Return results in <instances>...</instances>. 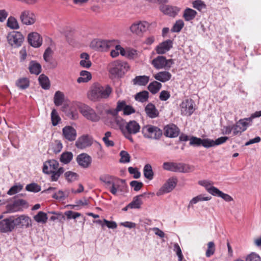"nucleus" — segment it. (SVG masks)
Returning a JSON list of instances; mask_svg holds the SVG:
<instances>
[{"label": "nucleus", "mask_w": 261, "mask_h": 261, "mask_svg": "<svg viewBox=\"0 0 261 261\" xmlns=\"http://www.w3.org/2000/svg\"><path fill=\"white\" fill-rule=\"evenodd\" d=\"M114 184L110 187V191L113 195H116L118 190L122 191V187L125 186V180L115 178Z\"/></svg>", "instance_id": "obj_23"}, {"label": "nucleus", "mask_w": 261, "mask_h": 261, "mask_svg": "<svg viewBox=\"0 0 261 261\" xmlns=\"http://www.w3.org/2000/svg\"><path fill=\"white\" fill-rule=\"evenodd\" d=\"M20 20L23 24L30 25L35 22L36 17L32 11L25 10L21 12L20 15Z\"/></svg>", "instance_id": "obj_12"}, {"label": "nucleus", "mask_w": 261, "mask_h": 261, "mask_svg": "<svg viewBox=\"0 0 261 261\" xmlns=\"http://www.w3.org/2000/svg\"><path fill=\"white\" fill-rule=\"evenodd\" d=\"M62 135L65 139L68 141H73L76 137V131L71 126H66L62 129Z\"/></svg>", "instance_id": "obj_17"}, {"label": "nucleus", "mask_w": 261, "mask_h": 261, "mask_svg": "<svg viewBox=\"0 0 261 261\" xmlns=\"http://www.w3.org/2000/svg\"><path fill=\"white\" fill-rule=\"evenodd\" d=\"M34 219L38 223H45L48 218L46 213L40 211L34 217Z\"/></svg>", "instance_id": "obj_42"}, {"label": "nucleus", "mask_w": 261, "mask_h": 261, "mask_svg": "<svg viewBox=\"0 0 261 261\" xmlns=\"http://www.w3.org/2000/svg\"><path fill=\"white\" fill-rule=\"evenodd\" d=\"M215 251V246L213 242H210L207 244V249L206 251V256L207 257H210L213 255Z\"/></svg>", "instance_id": "obj_55"}, {"label": "nucleus", "mask_w": 261, "mask_h": 261, "mask_svg": "<svg viewBox=\"0 0 261 261\" xmlns=\"http://www.w3.org/2000/svg\"><path fill=\"white\" fill-rule=\"evenodd\" d=\"M100 180L105 184L107 186H112L114 184L115 177L109 175H103L99 177Z\"/></svg>", "instance_id": "obj_44"}, {"label": "nucleus", "mask_w": 261, "mask_h": 261, "mask_svg": "<svg viewBox=\"0 0 261 261\" xmlns=\"http://www.w3.org/2000/svg\"><path fill=\"white\" fill-rule=\"evenodd\" d=\"M211 199V197H204L203 195L200 194L197 195V196L193 198L190 201L189 205L188 206V208H190V207H193V205L194 204H196L199 201H208Z\"/></svg>", "instance_id": "obj_35"}, {"label": "nucleus", "mask_w": 261, "mask_h": 261, "mask_svg": "<svg viewBox=\"0 0 261 261\" xmlns=\"http://www.w3.org/2000/svg\"><path fill=\"white\" fill-rule=\"evenodd\" d=\"M143 172L144 175L146 178L149 180L153 178V172L150 165L146 164L145 165L143 169Z\"/></svg>", "instance_id": "obj_43"}, {"label": "nucleus", "mask_w": 261, "mask_h": 261, "mask_svg": "<svg viewBox=\"0 0 261 261\" xmlns=\"http://www.w3.org/2000/svg\"><path fill=\"white\" fill-rule=\"evenodd\" d=\"M154 79L162 83L169 81L172 77L171 74L167 71H160L153 75Z\"/></svg>", "instance_id": "obj_27"}, {"label": "nucleus", "mask_w": 261, "mask_h": 261, "mask_svg": "<svg viewBox=\"0 0 261 261\" xmlns=\"http://www.w3.org/2000/svg\"><path fill=\"white\" fill-rule=\"evenodd\" d=\"M64 100V94L63 93L59 91H57L54 95V103L56 106H61Z\"/></svg>", "instance_id": "obj_45"}, {"label": "nucleus", "mask_w": 261, "mask_h": 261, "mask_svg": "<svg viewBox=\"0 0 261 261\" xmlns=\"http://www.w3.org/2000/svg\"><path fill=\"white\" fill-rule=\"evenodd\" d=\"M149 27V24L146 21H138L132 24L129 29L133 33L140 35L146 32Z\"/></svg>", "instance_id": "obj_15"}, {"label": "nucleus", "mask_w": 261, "mask_h": 261, "mask_svg": "<svg viewBox=\"0 0 261 261\" xmlns=\"http://www.w3.org/2000/svg\"><path fill=\"white\" fill-rule=\"evenodd\" d=\"M142 134L145 138L159 140L163 135V131L158 126L147 124L141 129Z\"/></svg>", "instance_id": "obj_4"}, {"label": "nucleus", "mask_w": 261, "mask_h": 261, "mask_svg": "<svg viewBox=\"0 0 261 261\" xmlns=\"http://www.w3.org/2000/svg\"><path fill=\"white\" fill-rule=\"evenodd\" d=\"M141 129V126L136 120H132L127 122L124 130L122 133L124 137L128 139L130 142L134 143V140L132 135H136L139 133Z\"/></svg>", "instance_id": "obj_5"}, {"label": "nucleus", "mask_w": 261, "mask_h": 261, "mask_svg": "<svg viewBox=\"0 0 261 261\" xmlns=\"http://www.w3.org/2000/svg\"><path fill=\"white\" fill-rule=\"evenodd\" d=\"M192 5L194 8L196 9L199 11L201 10L203 8L205 7V5L201 0H196L193 1Z\"/></svg>", "instance_id": "obj_61"}, {"label": "nucleus", "mask_w": 261, "mask_h": 261, "mask_svg": "<svg viewBox=\"0 0 261 261\" xmlns=\"http://www.w3.org/2000/svg\"><path fill=\"white\" fill-rule=\"evenodd\" d=\"M145 194L144 193L143 194L137 195L134 197L133 201L129 203V206H130V208H139L142 203L141 198Z\"/></svg>", "instance_id": "obj_33"}, {"label": "nucleus", "mask_w": 261, "mask_h": 261, "mask_svg": "<svg viewBox=\"0 0 261 261\" xmlns=\"http://www.w3.org/2000/svg\"><path fill=\"white\" fill-rule=\"evenodd\" d=\"M7 40L11 45L18 47L23 42L24 37L20 32L12 31L8 34Z\"/></svg>", "instance_id": "obj_9"}, {"label": "nucleus", "mask_w": 261, "mask_h": 261, "mask_svg": "<svg viewBox=\"0 0 261 261\" xmlns=\"http://www.w3.org/2000/svg\"><path fill=\"white\" fill-rule=\"evenodd\" d=\"M91 145V142L87 135L79 138L75 142V146L80 149H84Z\"/></svg>", "instance_id": "obj_26"}, {"label": "nucleus", "mask_w": 261, "mask_h": 261, "mask_svg": "<svg viewBox=\"0 0 261 261\" xmlns=\"http://www.w3.org/2000/svg\"><path fill=\"white\" fill-rule=\"evenodd\" d=\"M29 69L32 74H39L41 71V66L35 61H32L29 64Z\"/></svg>", "instance_id": "obj_31"}, {"label": "nucleus", "mask_w": 261, "mask_h": 261, "mask_svg": "<svg viewBox=\"0 0 261 261\" xmlns=\"http://www.w3.org/2000/svg\"><path fill=\"white\" fill-rule=\"evenodd\" d=\"M198 183L200 185L204 187L205 188L206 191L211 194H212V193L210 192L212 188H216V187H213V186L210 187V186L212 185V183L211 181H208V180H201V181H199L198 182Z\"/></svg>", "instance_id": "obj_57"}, {"label": "nucleus", "mask_w": 261, "mask_h": 261, "mask_svg": "<svg viewBox=\"0 0 261 261\" xmlns=\"http://www.w3.org/2000/svg\"><path fill=\"white\" fill-rule=\"evenodd\" d=\"M59 166L58 162L55 160H49L43 164V172L46 174H51L50 178L52 181H57L64 172V168H59Z\"/></svg>", "instance_id": "obj_2"}, {"label": "nucleus", "mask_w": 261, "mask_h": 261, "mask_svg": "<svg viewBox=\"0 0 261 261\" xmlns=\"http://www.w3.org/2000/svg\"><path fill=\"white\" fill-rule=\"evenodd\" d=\"M25 189L28 191L33 192H38L41 190V187L36 183H31L27 185Z\"/></svg>", "instance_id": "obj_53"}, {"label": "nucleus", "mask_w": 261, "mask_h": 261, "mask_svg": "<svg viewBox=\"0 0 261 261\" xmlns=\"http://www.w3.org/2000/svg\"><path fill=\"white\" fill-rule=\"evenodd\" d=\"M161 87L162 84L154 81L149 84L148 89L152 94H155L159 91Z\"/></svg>", "instance_id": "obj_38"}, {"label": "nucleus", "mask_w": 261, "mask_h": 261, "mask_svg": "<svg viewBox=\"0 0 261 261\" xmlns=\"http://www.w3.org/2000/svg\"><path fill=\"white\" fill-rule=\"evenodd\" d=\"M51 147L55 153H58L61 151L63 148L62 143L60 140H55L54 142L51 144Z\"/></svg>", "instance_id": "obj_46"}, {"label": "nucleus", "mask_w": 261, "mask_h": 261, "mask_svg": "<svg viewBox=\"0 0 261 261\" xmlns=\"http://www.w3.org/2000/svg\"><path fill=\"white\" fill-rule=\"evenodd\" d=\"M112 88L109 85L103 87L98 83L93 84L87 93L89 99L93 101H98L109 97L112 93Z\"/></svg>", "instance_id": "obj_1"}, {"label": "nucleus", "mask_w": 261, "mask_h": 261, "mask_svg": "<svg viewBox=\"0 0 261 261\" xmlns=\"http://www.w3.org/2000/svg\"><path fill=\"white\" fill-rule=\"evenodd\" d=\"M120 159L119 162L122 163H126L130 162V156L129 153L124 150H122L120 152Z\"/></svg>", "instance_id": "obj_50"}, {"label": "nucleus", "mask_w": 261, "mask_h": 261, "mask_svg": "<svg viewBox=\"0 0 261 261\" xmlns=\"http://www.w3.org/2000/svg\"><path fill=\"white\" fill-rule=\"evenodd\" d=\"M164 135L169 138H175L179 134V129L174 124H168L164 127Z\"/></svg>", "instance_id": "obj_19"}, {"label": "nucleus", "mask_w": 261, "mask_h": 261, "mask_svg": "<svg viewBox=\"0 0 261 261\" xmlns=\"http://www.w3.org/2000/svg\"><path fill=\"white\" fill-rule=\"evenodd\" d=\"M149 97V93L147 91L139 92L135 95V99L141 102L146 101Z\"/></svg>", "instance_id": "obj_41"}, {"label": "nucleus", "mask_w": 261, "mask_h": 261, "mask_svg": "<svg viewBox=\"0 0 261 261\" xmlns=\"http://www.w3.org/2000/svg\"><path fill=\"white\" fill-rule=\"evenodd\" d=\"M202 139L196 137H192L190 139V145L194 146H200L201 145Z\"/></svg>", "instance_id": "obj_60"}, {"label": "nucleus", "mask_w": 261, "mask_h": 261, "mask_svg": "<svg viewBox=\"0 0 261 261\" xmlns=\"http://www.w3.org/2000/svg\"><path fill=\"white\" fill-rule=\"evenodd\" d=\"M114 121L117 124V125L119 126L122 133H123L127 122H126L124 119H123L122 118H121L120 116L115 117V118L114 119Z\"/></svg>", "instance_id": "obj_48"}, {"label": "nucleus", "mask_w": 261, "mask_h": 261, "mask_svg": "<svg viewBox=\"0 0 261 261\" xmlns=\"http://www.w3.org/2000/svg\"><path fill=\"white\" fill-rule=\"evenodd\" d=\"M7 25L12 30H17L19 28V25L17 19L13 16H10L8 18Z\"/></svg>", "instance_id": "obj_40"}, {"label": "nucleus", "mask_w": 261, "mask_h": 261, "mask_svg": "<svg viewBox=\"0 0 261 261\" xmlns=\"http://www.w3.org/2000/svg\"><path fill=\"white\" fill-rule=\"evenodd\" d=\"M194 102L191 99H187L183 101L180 105L181 114L191 116L195 111Z\"/></svg>", "instance_id": "obj_14"}, {"label": "nucleus", "mask_w": 261, "mask_h": 261, "mask_svg": "<svg viewBox=\"0 0 261 261\" xmlns=\"http://www.w3.org/2000/svg\"><path fill=\"white\" fill-rule=\"evenodd\" d=\"M81 60L80 62V65L86 68H89L91 66L92 63L90 60V56L86 53H83L80 55Z\"/></svg>", "instance_id": "obj_30"}, {"label": "nucleus", "mask_w": 261, "mask_h": 261, "mask_svg": "<svg viewBox=\"0 0 261 261\" xmlns=\"http://www.w3.org/2000/svg\"><path fill=\"white\" fill-rule=\"evenodd\" d=\"M53 51L50 47H47L43 54V59L45 62H48L50 60V58L52 56Z\"/></svg>", "instance_id": "obj_59"}, {"label": "nucleus", "mask_w": 261, "mask_h": 261, "mask_svg": "<svg viewBox=\"0 0 261 261\" xmlns=\"http://www.w3.org/2000/svg\"><path fill=\"white\" fill-rule=\"evenodd\" d=\"M129 66L126 62L117 61L110 65L109 73L112 78L121 77L129 70Z\"/></svg>", "instance_id": "obj_3"}, {"label": "nucleus", "mask_w": 261, "mask_h": 261, "mask_svg": "<svg viewBox=\"0 0 261 261\" xmlns=\"http://www.w3.org/2000/svg\"><path fill=\"white\" fill-rule=\"evenodd\" d=\"M114 45V40L94 39L90 43V47L96 50L104 51Z\"/></svg>", "instance_id": "obj_8"}, {"label": "nucleus", "mask_w": 261, "mask_h": 261, "mask_svg": "<svg viewBox=\"0 0 261 261\" xmlns=\"http://www.w3.org/2000/svg\"><path fill=\"white\" fill-rule=\"evenodd\" d=\"M38 81L43 89L47 90L50 88V84L49 79L44 74H42L39 76Z\"/></svg>", "instance_id": "obj_36"}, {"label": "nucleus", "mask_w": 261, "mask_h": 261, "mask_svg": "<svg viewBox=\"0 0 261 261\" xmlns=\"http://www.w3.org/2000/svg\"><path fill=\"white\" fill-rule=\"evenodd\" d=\"M130 186L131 187L134 188V191H139L143 186L142 182H140L137 180H133L130 182Z\"/></svg>", "instance_id": "obj_63"}, {"label": "nucleus", "mask_w": 261, "mask_h": 261, "mask_svg": "<svg viewBox=\"0 0 261 261\" xmlns=\"http://www.w3.org/2000/svg\"><path fill=\"white\" fill-rule=\"evenodd\" d=\"M173 47V41L168 39L160 43L155 48L158 54H164L168 51Z\"/></svg>", "instance_id": "obj_18"}, {"label": "nucleus", "mask_w": 261, "mask_h": 261, "mask_svg": "<svg viewBox=\"0 0 261 261\" xmlns=\"http://www.w3.org/2000/svg\"><path fill=\"white\" fill-rule=\"evenodd\" d=\"M195 167L193 165L182 163H176L174 172L189 173L194 171Z\"/></svg>", "instance_id": "obj_22"}, {"label": "nucleus", "mask_w": 261, "mask_h": 261, "mask_svg": "<svg viewBox=\"0 0 261 261\" xmlns=\"http://www.w3.org/2000/svg\"><path fill=\"white\" fill-rule=\"evenodd\" d=\"M146 115L150 118H155L159 115V112L155 106L152 103H149L145 107Z\"/></svg>", "instance_id": "obj_25"}, {"label": "nucleus", "mask_w": 261, "mask_h": 261, "mask_svg": "<svg viewBox=\"0 0 261 261\" xmlns=\"http://www.w3.org/2000/svg\"><path fill=\"white\" fill-rule=\"evenodd\" d=\"M29 44L34 47H38L42 44V40L40 35L36 32H33L29 34L28 37Z\"/></svg>", "instance_id": "obj_20"}, {"label": "nucleus", "mask_w": 261, "mask_h": 261, "mask_svg": "<svg viewBox=\"0 0 261 261\" xmlns=\"http://www.w3.org/2000/svg\"><path fill=\"white\" fill-rule=\"evenodd\" d=\"M14 224L15 226H20L27 228L31 225V219L28 216L22 215L14 219Z\"/></svg>", "instance_id": "obj_24"}, {"label": "nucleus", "mask_w": 261, "mask_h": 261, "mask_svg": "<svg viewBox=\"0 0 261 261\" xmlns=\"http://www.w3.org/2000/svg\"><path fill=\"white\" fill-rule=\"evenodd\" d=\"M28 207L27 202L23 199L15 200L13 203L9 204L6 206L7 212L9 213L21 212L23 211V207Z\"/></svg>", "instance_id": "obj_11"}, {"label": "nucleus", "mask_w": 261, "mask_h": 261, "mask_svg": "<svg viewBox=\"0 0 261 261\" xmlns=\"http://www.w3.org/2000/svg\"><path fill=\"white\" fill-rule=\"evenodd\" d=\"M160 10L164 14L171 16H175L179 11V9L178 7L167 5H161L160 6Z\"/></svg>", "instance_id": "obj_21"}, {"label": "nucleus", "mask_w": 261, "mask_h": 261, "mask_svg": "<svg viewBox=\"0 0 261 261\" xmlns=\"http://www.w3.org/2000/svg\"><path fill=\"white\" fill-rule=\"evenodd\" d=\"M76 161L78 165L81 167L88 168L91 164L92 158L87 153H83L77 156Z\"/></svg>", "instance_id": "obj_16"}, {"label": "nucleus", "mask_w": 261, "mask_h": 261, "mask_svg": "<svg viewBox=\"0 0 261 261\" xmlns=\"http://www.w3.org/2000/svg\"><path fill=\"white\" fill-rule=\"evenodd\" d=\"M80 76H81L77 79V82L78 83L88 82L92 78L90 72L86 70L81 71L80 72Z\"/></svg>", "instance_id": "obj_34"}, {"label": "nucleus", "mask_w": 261, "mask_h": 261, "mask_svg": "<svg viewBox=\"0 0 261 261\" xmlns=\"http://www.w3.org/2000/svg\"><path fill=\"white\" fill-rule=\"evenodd\" d=\"M197 12L191 8H187L184 11L182 17L186 21H190L193 20L196 15Z\"/></svg>", "instance_id": "obj_29"}, {"label": "nucleus", "mask_w": 261, "mask_h": 261, "mask_svg": "<svg viewBox=\"0 0 261 261\" xmlns=\"http://www.w3.org/2000/svg\"><path fill=\"white\" fill-rule=\"evenodd\" d=\"M245 261H261V258L258 255L252 252L246 257Z\"/></svg>", "instance_id": "obj_64"}, {"label": "nucleus", "mask_w": 261, "mask_h": 261, "mask_svg": "<svg viewBox=\"0 0 261 261\" xmlns=\"http://www.w3.org/2000/svg\"><path fill=\"white\" fill-rule=\"evenodd\" d=\"M176 162H166L163 164V168L165 170L174 172Z\"/></svg>", "instance_id": "obj_54"}, {"label": "nucleus", "mask_w": 261, "mask_h": 261, "mask_svg": "<svg viewBox=\"0 0 261 261\" xmlns=\"http://www.w3.org/2000/svg\"><path fill=\"white\" fill-rule=\"evenodd\" d=\"M15 85L19 89L24 90L30 86V80L27 77H21L16 81Z\"/></svg>", "instance_id": "obj_32"}, {"label": "nucleus", "mask_w": 261, "mask_h": 261, "mask_svg": "<svg viewBox=\"0 0 261 261\" xmlns=\"http://www.w3.org/2000/svg\"><path fill=\"white\" fill-rule=\"evenodd\" d=\"M126 103L124 100H119L117 103V107L115 109V114L118 113L119 112L124 111L125 107L126 106Z\"/></svg>", "instance_id": "obj_62"}, {"label": "nucleus", "mask_w": 261, "mask_h": 261, "mask_svg": "<svg viewBox=\"0 0 261 261\" xmlns=\"http://www.w3.org/2000/svg\"><path fill=\"white\" fill-rule=\"evenodd\" d=\"M23 186L21 184L15 185L12 186L7 192L9 195H13L19 192L22 189Z\"/></svg>", "instance_id": "obj_52"}, {"label": "nucleus", "mask_w": 261, "mask_h": 261, "mask_svg": "<svg viewBox=\"0 0 261 261\" xmlns=\"http://www.w3.org/2000/svg\"><path fill=\"white\" fill-rule=\"evenodd\" d=\"M15 228L13 216L3 219L0 221V232L7 233L13 231Z\"/></svg>", "instance_id": "obj_13"}, {"label": "nucleus", "mask_w": 261, "mask_h": 261, "mask_svg": "<svg viewBox=\"0 0 261 261\" xmlns=\"http://www.w3.org/2000/svg\"><path fill=\"white\" fill-rule=\"evenodd\" d=\"M79 111L84 117L92 122H98L100 119L99 115L87 105L83 104L81 105L79 107Z\"/></svg>", "instance_id": "obj_6"}, {"label": "nucleus", "mask_w": 261, "mask_h": 261, "mask_svg": "<svg viewBox=\"0 0 261 261\" xmlns=\"http://www.w3.org/2000/svg\"><path fill=\"white\" fill-rule=\"evenodd\" d=\"M149 80V76L146 75L137 76L133 80V83L134 85L145 86L148 83Z\"/></svg>", "instance_id": "obj_37"}, {"label": "nucleus", "mask_w": 261, "mask_h": 261, "mask_svg": "<svg viewBox=\"0 0 261 261\" xmlns=\"http://www.w3.org/2000/svg\"><path fill=\"white\" fill-rule=\"evenodd\" d=\"M66 179L69 182H72L78 179L79 175L72 171H67L64 174Z\"/></svg>", "instance_id": "obj_47"}, {"label": "nucleus", "mask_w": 261, "mask_h": 261, "mask_svg": "<svg viewBox=\"0 0 261 261\" xmlns=\"http://www.w3.org/2000/svg\"><path fill=\"white\" fill-rule=\"evenodd\" d=\"M151 64L156 69H169L174 64V62L172 59H166L165 57L159 56L152 60Z\"/></svg>", "instance_id": "obj_7"}, {"label": "nucleus", "mask_w": 261, "mask_h": 261, "mask_svg": "<svg viewBox=\"0 0 261 261\" xmlns=\"http://www.w3.org/2000/svg\"><path fill=\"white\" fill-rule=\"evenodd\" d=\"M184 21L182 20L179 19L178 20H177L176 22L174 24L171 31L172 32H179L184 27Z\"/></svg>", "instance_id": "obj_51"}, {"label": "nucleus", "mask_w": 261, "mask_h": 261, "mask_svg": "<svg viewBox=\"0 0 261 261\" xmlns=\"http://www.w3.org/2000/svg\"><path fill=\"white\" fill-rule=\"evenodd\" d=\"M72 158V153L71 152L66 151L62 153L60 158V161L65 164H67L70 162Z\"/></svg>", "instance_id": "obj_39"}, {"label": "nucleus", "mask_w": 261, "mask_h": 261, "mask_svg": "<svg viewBox=\"0 0 261 261\" xmlns=\"http://www.w3.org/2000/svg\"><path fill=\"white\" fill-rule=\"evenodd\" d=\"M50 213L55 215L50 217V220L51 221H55L58 220L60 222H63L65 220V216L62 213H56L53 212Z\"/></svg>", "instance_id": "obj_56"}, {"label": "nucleus", "mask_w": 261, "mask_h": 261, "mask_svg": "<svg viewBox=\"0 0 261 261\" xmlns=\"http://www.w3.org/2000/svg\"><path fill=\"white\" fill-rule=\"evenodd\" d=\"M212 195L218 197H221L227 202H229L233 200V198L228 194L223 193L219 190L218 188H212L211 190Z\"/></svg>", "instance_id": "obj_28"}, {"label": "nucleus", "mask_w": 261, "mask_h": 261, "mask_svg": "<svg viewBox=\"0 0 261 261\" xmlns=\"http://www.w3.org/2000/svg\"><path fill=\"white\" fill-rule=\"evenodd\" d=\"M51 119L53 126H56L61 120L57 111L55 109H53L51 113Z\"/></svg>", "instance_id": "obj_49"}, {"label": "nucleus", "mask_w": 261, "mask_h": 261, "mask_svg": "<svg viewBox=\"0 0 261 261\" xmlns=\"http://www.w3.org/2000/svg\"><path fill=\"white\" fill-rule=\"evenodd\" d=\"M177 183V179L176 177H172L169 178L157 192L156 195L160 196L170 192L176 187Z\"/></svg>", "instance_id": "obj_10"}, {"label": "nucleus", "mask_w": 261, "mask_h": 261, "mask_svg": "<svg viewBox=\"0 0 261 261\" xmlns=\"http://www.w3.org/2000/svg\"><path fill=\"white\" fill-rule=\"evenodd\" d=\"M248 121H251L250 118L240 119L238 121V124L241 126V130H243V132L246 130L247 126L248 125Z\"/></svg>", "instance_id": "obj_58"}]
</instances>
